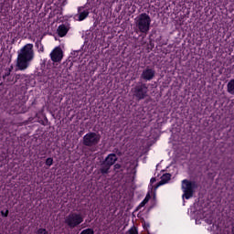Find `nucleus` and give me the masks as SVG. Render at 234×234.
Returning <instances> with one entry per match:
<instances>
[{"label":"nucleus","instance_id":"nucleus-1","mask_svg":"<svg viewBox=\"0 0 234 234\" xmlns=\"http://www.w3.org/2000/svg\"><path fill=\"white\" fill-rule=\"evenodd\" d=\"M34 45L27 44L18 51L16 58V67L18 70H27L30 63L34 61Z\"/></svg>","mask_w":234,"mask_h":234},{"label":"nucleus","instance_id":"nucleus-2","mask_svg":"<svg viewBox=\"0 0 234 234\" xmlns=\"http://www.w3.org/2000/svg\"><path fill=\"white\" fill-rule=\"evenodd\" d=\"M135 27L142 34H147L151 30V16L143 13L134 18Z\"/></svg>","mask_w":234,"mask_h":234},{"label":"nucleus","instance_id":"nucleus-3","mask_svg":"<svg viewBox=\"0 0 234 234\" xmlns=\"http://www.w3.org/2000/svg\"><path fill=\"white\" fill-rule=\"evenodd\" d=\"M197 187H198L197 182L184 179L182 181L183 200H189V198H193V195L195 194Z\"/></svg>","mask_w":234,"mask_h":234},{"label":"nucleus","instance_id":"nucleus-4","mask_svg":"<svg viewBox=\"0 0 234 234\" xmlns=\"http://www.w3.org/2000/svg\"><path fill=\"white\" fill-rule=\"evenodd\" d=\"M197 207H198V204H195L190 207L188 211L191 218L196 219V224H201L200 220H202L203 218L205 222H207V224H213V218L209 216L207 218V216H204V211L197 210Z\"/></svg>","mask_w":234,"mask_h":234},{"label":"nucleus","instance_id":"nucleus-5","mask_svg":"<svg viewBox=\"0 0 234 234\" xmlns=\"http://www.w3.org/2000/svg\"><path fill=\"white\" fill-rule=\"evenodd\" d=\"M116 160H118V157L116 156V154H110L106 157L104 163L101 165V173H102V175H107V173H109V169H111V166L116 164Z\"/></svg>","mask_w":234,"mask_h":234},{"label":"nucleus","instance_id":"nucleus-6","mask_svg":"<svg viewBox=\"0 0 234 234\" xmlns=\"http://www.w3.org/2000/svg\"><path fill=\"white\" fill-rule=\"evenodd\" d=\"M100 134L96 133H89L83 137V144L88 147H92V145H97L100 144Z\"/></svg>","mask_w":234,"mask_h":234},{"label":"nucleus","instance_id":"nucleus-7","mask_svg":"<svg viewBox=\"0 0 234 234\" xmlns=\"http://www.w3.org/2000/svg\"><path fill=\"white\" fill-rule=\"evenodd\" d=\"M83 222V216L81 214L73 213L66 218V224L69 226V228H76V226H80Z\"/></svg>","mask_w":234,"mask_h":234},{"label":"nucleus","instance_id":"nucleus-8","mask_svg":"<svg viewBox=\"0 0 234 234\" xmlns=\"http://www.w3.org/2000/svg\"><path fill=\"white\" fill-rule=\"evenodd\" d=\"M132 91L137 100H144L147 96L149 90L145 84H141L133 88Z\"/></svg>","mask_w":234,"mask_h":234},{"label":"nucleus","instance_id":"nucleus-9","mask_svg":"<svg viewBox=\"0 0 234 234\" xmlns=\"http://www.w3.org/2000/svg\"><path fill=\"white\" fill-rule=\"evenodd\" d=\"M89 17V9H85V7H79L78 14L74 16V19L76 21H83Z\"/></svg>","mask_w":234,"mask_h":234},{"label":"nucleus","instance_id":"nucleus-10","mask_svg":"<svg viewBox=\"0 0 234 234\" xmlns=\"http://www.w3.org/2000/svg\"><path fill=\"white\" fill-rule=\"evenodd\" d=\"M50 58L52 61L55 63H58L61 59H63V51H61V48H56L51 53Z\"/></svg>","mask_w":234,"mask_h":234},{"label":"nucleus","instance_id":"nucleus-11","mask_svg":"<svg viewBox=\"0 0 234 234\" xmlns=\"http://www.w3.org/2000/svg\"><path fill=\"white\" fill-rule=\"evenodd\" d=\"M141 78L143 80H146L147 81H151L153 78H154V70L153 69H146L143 71Z\"/></svg>","mask_w":234,"mask_h":234},{"label":"nucleus","instance_id":"nucleus-12","mask_svg":"<svg viewBox=\"0 0 234 234\" xmlns=\"http://www.w3.org/2000/svg\"><path fill=\"white\" fill-rule=\"evenodd\" d=\"M208 231H212V234H229L228 230L221 229L218 227V225H212L210 228L207 229Z\"/></svg>","mask_w":234,"mask_h":234},{"label":"nucleus","instance_id":"nucleus-13","mask_svg":"<svg viewBox=\"0 0 234 234\" xmlns=\"http://www.w3.org/2000/svg\"><path fill=\"white\" fill-rule=\"evenodd\" d=\"M171 180V175L170 174H165L161 176V181L157 184L155 186V189H158L160 186H164L165 184H167Z\"/></svg>","mask_w":234,"mask_h":234},{"label":"nucleus","instance_id":"nucleus-14","mask_svg":"<svg viewBox=\"0 0 234 234\" xmlns=\"http://www.w3.org/2000/svg\"><path fill=\"white\" fill-rule=\"evenodd\" d=\"M69 32V27L66 25H60L58 27V34L59 37H65L67 36V33Z\"/></svg>","mask_w":234,"mask_h":234},{"label":"nucleus","instance_id":"nucleus-15","mask_svg":"<svg viewBox=\"0 0 234 234\" xmlns=\"http://www.w3.org/2000/svg\"><path fill=\"white\" fill-rule=\"evenodd\" d=\"M228 92H229V94H234V80H231L228 83Z\"/></svg>","mask_w":234,"mask_h":234},{"label":"nucleus","instance_id":"nucleus-16","mask_svg":"<svg viewBox=\"0 0 234 234\" xmlns=\"http://www.w3.org/2000/svg\"><path fill=\"white\" fill-rule=\"evenodd\" d=\"M149 200H151V195H147L145 197V198L142 201V203L139 205V207H144V206H145V204H147V202H149Z\"/></svg>","mask_w":234,"mask_h":234},{"label":"nucleus","instance_id":"nucleus-17","mask_svg":"<svg viewBox=\"0 0 234 234\" xmlns=\"http://www.w3.org/2000/svg\"><path fill=\"white\" fill-rule=\"evenodd\" d=\"M36 47L38 52H45V48L43 47V44H41V42H37Z\"/></svg>","mask_w":234,"mask_h":234},{"label":"nucleus","instance_id":"nucleus-18","mask_svg":"<svg viewBox=\"0 0 234 234\" xmlns=\"http://www.w3.org/2000/svg\"><path fill=\"white\" fill-rule=\"evenodd\" d=\"M80 234H94V230L92 229H87L82 230Z\"/></svg>","mask_w":234,"mask_h":234},{"label":"nucleus","instance_id":"nucleus-19","mask_svg":"<svg viewBox=\"0 0 234 234\" xmlns=\"http://www.w3.org/2000/svg\"><path fill=\"white\" fill-rule=\"evenodd\" d=\"M52 164H54V159L49 157L46 160V165H48L50 167V165H52Z\"/></svg>","mask_w":234,"mask_h":234},{"label":"nucleus","instance_id":"nucleus-20","mask_svg":"<svg viewBox=\"0 0 234 234\" xmlns=\"http://www.w3.org/2000/svg\"><path fill=\"white\" fill-rule=\"evenodd\" d=\"M154 182H156V178L152 177L151 180H150V186H149V187H152V188H153V184H154Z\"/></svg>","mask_w":234,"mask_h":234},{"label":"nucleus","instance_id":"nucleus-21","mask_svg":"<svg viewBox=\"0 0 234 234\" xmlns=\"http://www.w3.org/2000/svg\"><path fill=\"white\" fill-rule=\"evenodd\" d=\"M37 234H47V230L45 229H40L37 230Z\"/></svg>","mask_w":234,"mask_h":234},{"label":"nucleus","instance_id":"nucleus-22","mask_svg":"<svg viewBox=\"0 0 234 234\" xmlns=\"http://www.w3.org/2000/svg\"><path fill=\"white\" fill-rule=\"evenodd\" d=\"M143 227L144 229H147L149 228V223L148 222H143Z\"/></svg>","mask_w":234,"mask_h":234},{"label":"nucleus","instance_id":"nucleus-23","mask_svg":"<svg viewBox=\"0 0 234 234\" xmlns=\"http://www.w3.org/2000/svg\"><path fill=\"white\" fill-rule=\"evenodd\" d=\"M114 169H115V171H118V169H122V165H120V164H116L114 165Z\"/></svg>","mask_w":234,"mask_h":234},{"label":"nucleus","instance_id":"nucleus-24","mask_svg":"<svg viewBox=\"0 0 234 234\" xmlns=\"http://www.w3.org/2000/svg\"><path fill=\"white\" fill-rule=\"evenodd\" d=\"M1 214L3 217H8V210L5 211H1Z\"/></svg>","mask_w":234,"mask_h":234},{"label":"nucleus","instance_id":"nucleus-25","mask_svg":"<svg viewBox=\"0 0 234 234\" xmlns=\"http://www.w3.org/2000/svg\"><path fill=\"white\" fill-rule=\"evenodd\" d=\"M132 234H136V230H131Z\"/></svg>","mask_w":234,"mask_h":234},{"label":"nucleus","instance_id":"nucleus-26","mask_svg":"<svg viewBox=\"0 0 234 234\" xmlns=\"http://www.w3.org/2000/svg\"><path fill=\"white\" fill-rule=\"evenodd\" d=\"M232 234H234V227L232 228Z\"/></svg>","mask_w":234,"mask_h":234}]
</instances>
